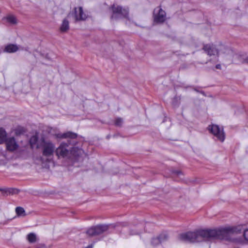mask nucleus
<instances>
[{"instance_id": "obj_1", "label": "nucleus", "mask_w": 248, "mask_h": 248, "mask_svg": "<svg viewBox=\"0 0 248 248\" xmlns=\"http://www.w3.org/2000/svg\"><path fill=\"white\" fill-rule=\"evenodd\" d=\"M236 232V228L226 227L218 229L199 230L181 233L179 239L185 242L194 243L215 239H227L232 233Z\"/></svg>"}, {"instance_id": "obj_2", "label": "nucleus", "mask_w": 248, "mask_h": 248, "mask_svg": "<svg viewBox=\"0 0 248 248\" xmlns=\"http://www.w3.org/2000/svg\"><path fill=\"white\" fill-rule=\"evenodd\" d=\"M109 9L112 12L110 17L111 20H117L121 17L126 18L128 15V10L121 6L113 4L109 7Z\"/></svg>"}, {"instance_id": "obj_3", "label": "nucleus", "mask_w": 248, "mask_h": 248, "mask_svg": "<svg viewBox=\"0 0 248 248\" xmlns=\"http://www.w3.org/2000/svg\"><path fill=\"white\" fill-rule=\"evenodd\" d=\"M208 130L214 135L216 140L222 142L225 139V134L222 127L217 124H211L208 126Z\"/></svg>"}, {"instance_id": "obj_4", "label": "nucleus", "mask_w": 248, "mask_h": 248, "mask_svg": "<svg viewBox=\"0 0 248 248\" xmlns=\"http://www.w3.org/2000/svg\"><path fill=\"white\" fill-rule=\"evenodd\" d=\"M202 50H203L209 56H215L214 60L215 62H218L219 47H217L216 46L213 44H206L203 45Z\"/></svg>"}, {"instance_id": "obj_5", "label": "nucleus", "mask_w": 248, "mask_h": 248, "mask_svg": "<svg viewBox=\"0 0 248 248\" xmlns=\"http://www.w3.org/2000/svg\"><path fill=\"white\" fill-rule=\"evenodd\" d=\"M41 146L43 148V154L46 156L52 155L54 151L55 146L49 140H46L44 138L41 140Z\"/></svg>"}, {"instance_id": "obj_6", "label": "nucleus", "mask_w": 248, "mask_h": 248, "mask_svg": "<svg viewBox=\"0 0 248 248\" xmlns=\"http://www.w3.org/2000/svg\"><path fill=\"white\" fill-rule=\"evenodd\" d=\"M70 150L68 149V144L65 142H62L56 149L55 153L59 158H70Z\"/></svg>"}, {"instance_id": "obj_7", "label": "nucleus", "mask_w": 248, "mask_h": 248, "mask_svg": "<svg viewBox=\"0 0 248 248\" xmlns=\"http://www.w3.org/2000/svg\"><path fill=\"white\" fill-rule=\"evenodd\" d=\"M108 229V225H100L91 227L86 232L89 236H93L100 234L107 231Z\"/></svg>"}, {"instance_id": "obj_8", "label": "nucleus", "mask_w": 248, "mask_h": 248, "mask_svg": "<svg viewBox=\"0 0 248 248\" xmlns=\"http://www.w3.org/2000/svg\"><path fill=\"white\" fill-rule=\"evenodd\" d=\"M153 17L155 22L158 24L162 23L166 19V12L160 6L157 7L154 9Z\"/></svg>"}, {"instance_id": "obj_9", "label": "nucleus", "mask_w": 248, "mask_h": 248, "mask_svg": "<svg viewBox=\"0 0 248 248\" xmlns=\"http://www.w3.org/2000/svg\"><path fill=\"white\" fill-rule=\"evenodd\" d=\"M74 17L75 21L85 20L87 18V16L84 12L82 7H75L74 11L69 14V16Z\"/></svg>"}, {"instance_id": "obj_10", "label": "nucleus", "mask_w": 248, "mask_h": 248, "mask_svg": "<svg viewBox=\"0 0 248 248\" xmlns=\"http://www.w3.org/2000/svg\"><path fill=\"white\" fill-rule=\"evenodd\" d=\"M4 142L6 150L9 152H14L19 148V145L14 137L7 138Z\"/></svg>"}, {"instance_id": "obj_11", "label": "nucleus", "mask_w": 248, "mask_h": 248, "mask_svg": "<svg viewBox=\"0 0 248 248\" xmlns=\"http://www.w3.org/2000/svg\"><path fill=\"white\" fill-rule=\"evenodd\" d=\"M56 137L59 139H72L77 138V134L71 132H67L64 133H59L56 135Z\"/></svg>"}, {"instance_id": "obj_12", "label": "nucleus", "mask_w": 248, "mask_h": 248, "mask_svg": "<svg viewBox=\"0 0 248 248\" xmlns=\"http://www.w3.org/2000/svg\"><path fill=\"white\" fill-rule=\"evenodd\" d=\"M219 52L225 55H230L231 56L233 54V52L231 48L223 45L219 46Z\"/></svg>"}, {"instance_id": "obj_13", "label": "nucleus", "mask_w": 248, "mask_h": 248, "mask_svg": "<svg viewBox=\"0 0 248 248\" xmlns=\"http://www.w3.org/2000/svg\"><path fill=\"white\" fill-rule=\"evenodd\" d=\"M70 157H77L82 154L83 151L80 148L76 147H73L70 150Z\"/></svg>"}, {"instance_id": "obj_14", "label": "nucleus", "mask_w": 248, "mask_h": 248, "mask_svg": "<svg viewBox=\"0 0 248 248\" xmlns=\"http://www.w3.org/2000/svg\"><path fill=\"white\" fill-rule=\"evenodd\" d=\"M19 48L16 45L8 44L5 46L4 51L7 53H14L18 50Z\"/></svg>"}, {"instance_id": "obj_15", "label": "nucleus", "mask_w": 248, "mask_h": 248, "mask_svg": "<svg viewBox=\"0 0 248 248\" xmlns=\"http://www.w3.org/2000/svg\"><path fill=\"white\" fill-rule=\"evenodd\" d=\"M26 238L30 243H36L39 240V238L37 236V235L35 233L33 232L29 233L27 235Z\"/></svg>"}, {"instance_id": "obj_16", "label": "nucleus", "mask_w": 248, "mask_h": 248, "mask_svg": "<svg viewBox=\"0 0 248 248\" xmlns=\"http://www.w3.org/2000/svg\"><path fill=\"white\" fill-rule=\"evenodd\" d=\"M69 29V21L64 19L60 27V31L62 32H65Z\"/></svg>"}, {"instance_id": "obj_17", "label": "nucleus", "mask_w": 248, "mask_h": 248, "mask_svg": "<svg viewBox=\"0 0 248 248\" xmlns=\"http://www.w3.org/2000/svg\"><path fill=\"white\" fill-rule=\"evenodd\" d=\"M5 19L6 21L13 25H15L17 22V20L16 17L13 15H9L5 17Z\"/></svg>"}, {"instance_id": "obj_18", "label": "nucleus", "mask_w": 248, "mask_h": 248, "mask_svg": "<svg viewBox=\"0 0 248 248\" xmlns=\"http://www.w3.org/2000/svg\"><path fill=\"white\" fill-rule=\"evenodd\" d=\"M183 172L179 170H171V179L175 177L181 178V176H183Z\"/></svg>"}, {"instance_id": "obj_19", "label": "nucleus", "mask_w": 248, "mask_h": 248, "mask_svg": "<svg viewBox=\"0 0 248 248\" xmlns=\"http://www.w3.org/2000/svg\"><path fill=\"white\" fill-rule=\"evenodd\" d=\"M6 136L7 134L5 130L2 128H0V140L1 141V144L6 140Z\"/></svg>"}, {"instance_id": "obj_20", "label": "nucleus", "mask_w": 248, "mask_h": 248, "mask_svg": "<svg viewBox=\"0 0 248 248\" xmlns=\"http://www.w3.org/2000/svg\"><path fill=\"white\" fill-rule=\"evenodd\" d=\"M16 212L18 217H24L26 216L25 211L24 208L21 207H17L16 208Z\"/></svg>"}, {"instance_id": "obj_21", "label": "nucleus", "mask_w": 248, "mask_h": 248, "mask_svg": "<svg viewBox=\"0 0 248 248\" xmlns=\"http://www.w3.org/2000/svg\"><path fill=\"white\" fill-rule=\"evenodd\" d=\"M14 130L16 136H20L25 132L24 128L21 126L16 128Z\"/></svg>"}, {"instance_id": "obj_22", "label": "nucleus", "mask_w": 248, "mask_h": 248, "mask_svg": "<svg viewBox=\"0 0 248 248\" xmlns=\"http://www.w3.org/2000/svg\"><path fill=\"white\" fill-rule=\"evenodd\" d=\"M38 140V137L36 135L32 136L30 140V142L31 147H33L34 145L36 144Z\"/></svg>"}, {"instance_id": "obj_23", "label": "nucleus", "mask_w": 248, "mask_h": 248, "mask_svg": "<svg viewBox=\"0 0 248 248\" xmlns=\"http://www.w3.org/2000/svg\"><path fill=\"white\" fill-rule=\"evenodd\" d=\"M161 243V240H160L159 238H158V236L156 237L153 238L151 241L152 244L154 246L158 245Z\"/></svg>"}, {"instance_id": "obj_24", "label": "nucleus", "mask_w": 248, "mask_h": 248, "mask_svg": "<svg viewBox=\"0 0 248 248\" xmlns=\"http://www.w3.org/2000/svg\"><path fill=\"white\" fill-rule=\"evenodd\" d=\"M158 238H159L160 240H161V242L165 241L166 240L168 239L169 238V236L167 235L165 233H162L160 234L158 236Z\"/></svg>"}, {"instance_id": "obj_25", "label": "nucleus", "mask_w": 248, "mask_h": 248, "mask_svg": "<svg viewBox=\"0 0 248 248\" xmlns=\"http://www.w3.org/2000/svg\"><path fill=\"white\" fill-rule=\"evenodd\" d=\"M123 123V121L121 118H117L115 120L114 124L115 125L118 126H122Z\"/></svg>"}, {"instance_id": "obj_26", "label": "nucleus", "mask_w": 248, "mask_h": 248, "mask_svg": "<svg viewBox=\"0 0 248 248\" xmlns=\"http://www.w3.org/2000/svg\"><path fill=\"white\" fill-rule=\"evenodd\" d=\"M243 236L245 239V243H248V229L245 230Z\"/></svg>"}, {"instance_id": "obj_27", "label": "nucleus", "mask_w": 248, "mask_h": 248, "mask_svg": "<svg viewBox=\"0 0 248 248\" xmlns=\"http://www.w3.org/2000/svg\"><path fill=\"white\" fill-rule=\"evenodd\" d=\"M8 192L12 194H17L19 192V190L16 188H10L8 189Z\"/></svg>"}, {"instance_id": "obj_28", "label": "nucleus", "mask_w": 248, "mask_h": 248, "mask_svg": "<svg viewBox=\"0 0 248 248\" xmlns=\"http://www.w3.org/2000/svg\"><path fill=\"white\" fill-rule=\"evenodd\" d=\"M46 247V245L44 244H41L36 247L35 248H44Z\"/></svg>"}, {"instance_id": "obj_29", "label": "nucleus", "mask_w": 248, "mask_h": 248, "mask_svg": "<svg viewBox=\"0 0 248 248\" xmlns=\"http://www.w3.org/2000/svg\"><path fill=\"white\" fill-rule=\"evenodd\" d=\"M216 68L217 69H221V65L219 64H217L216 65Z\"/></svg>"}, {"instance_id": "obj_30", "label": "nucleus", "mask_w": 248, "mask_h": 248, "mask_svg": "<svg viewBox=\"0 0 248 248\" xmlns=\"http://www.w3.org/2000/svg\"><path fill=\"white\" fill-rule=\"evenodd\" d=\"M244 62L248 64V57L245 59Z\"/></svg>"}, {"instance_id": "obj_31", "label": "nucleus", "mask_w": 248, "mask_h": 248, "mask_svg": "<svg viewBox=\"0 0 248 248\" xmlns=\"http://www.w3.org/2000/svg\"><path fill=\"white\" fill-rule=\"evenodd\" d=\"M85 248H93V246H92V245H90V246H88L87 247Z\"/></svg>"}, {"instance_id": "obj_32", "label": "nucleus", "mask_w": 248, "mask_h": 248, "mask_svg": "<svg viewBox=\"0 0 248 248\" xmlns=\"http://www.w3.org/2000/svg\"><path fill=\"white\" fill-rule=\"evenodd\" d=\"M136 233H131V234H135Z\"/></svg>"}]
</instances>
